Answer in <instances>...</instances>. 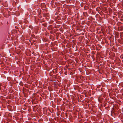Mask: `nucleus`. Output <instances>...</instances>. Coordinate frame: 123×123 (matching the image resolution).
<instances>
[{"label":"nucleus","instance_id":"obj_5","mask_svg":"<svg viewBox=\"0 0 123 123\" xmlns=\"http://www.w3.org/2000/svg\"><path fill=\"white\" fill-rule=\"evenodd\" d=\"M92 9H89V13H90L91 12Z\"/></svg>","mask_w":123,"mask_h":123},{"label":"nucleus","instance_id":"obj_9","mask_svg":"<svg viewBox=\"0 0 123 123\" xmlns=\"http://www.w3.org/2000/svg\"><path fill=\"white\" fill-rule=\"evenodd\" d=\"M104 106H105V104L104 105Z\"/></svg>","mask_w":123,"mask_h":123},{"label":"nucleus","instance_id":"obj_7","mask_svg":"<svg viewBox=\"0 0 123 123\" xmlns=\"http://www.w3.org/2000/svg\"><path fill=\"white\" fill-rule=\"evenodd\" d=\"M1 89V87H0V89Z\"/></svg>","mask_w":123,"mask_h":123},{"label":"nucleus","instance_id":"obj_3","mask_svg":"<svg viewBox=\"0 0 123 123\" xmlns=\"http://www.w3.org/2000/svg\"><path fill=\"white\" fill-rule=\"evenodd\" d=\"M88 8L89 7H88V6H84V9L85 10H87Z\"/></svg>","mask_w":123,"mask_h":123},{"label":"nucleus","instance_id":"obj_8","mask_svg":"<svg viewBox=\"0 0 123 123\" xmlns=\"http://www.w3.org/2000/svg\"><path fill=\"white\" fill-rule=\"evenodd\" d=\"M7 24H8V22H7Z\"/></svg>","mask_w":123,"mask_h":123},{"label":"nucleus","instance_id":"obj_1","mask_svg":"<svg viewBox=\"0 0 123 123\" xmlns=\"http://www.w3.org/2000/svg\"><path fill=\"white\" fill-rule=\"evenodd\" d=\"M123 27L121 26L120 27L118 28V31H122L123 30Z\"/></svg>","mask_w":123,"mask_h":123},{"label":"nucleus","instance_id":"obj_2","mask_svg":"<svg viewBox=\"0 0 123 123\" xmlns=\"http://www.w3.org/2000/svg\"><path fill=\"white\" fill-rule=\"evenodd\" d=\"M83 14L84 16H89L88 14H87V12H85V13L84 12L83 13Z\"/></svg>","mask_w":123,"mask_h":123},{"label":"nucleus","instance_id":"obj_4","mask_svg":"<svg viewBox=\"0 0 123 123\" xmlns=\"http://www.w3.org/2000/svg\"><path fill=\"white\" fill-rule=\"evenodd\" d=\"M52 49H53V51H55V50H56L57 49V48H52Z\"/></svg>","mask_w":123,"mask_h":123},{"label":"nucleus","instance_id":"obj_6","mask_svg":"<svg viewBox=\"0 0 123 123\" xmlns=\"http://www.w3.org/2000/svg\"><path fill=\"white\" fill-rule=\"evenodd\" d=\"M52 31H50V33H51V32H52Z\"/></svg>","mask_w":123,"mask_h":123}]
</instances>
